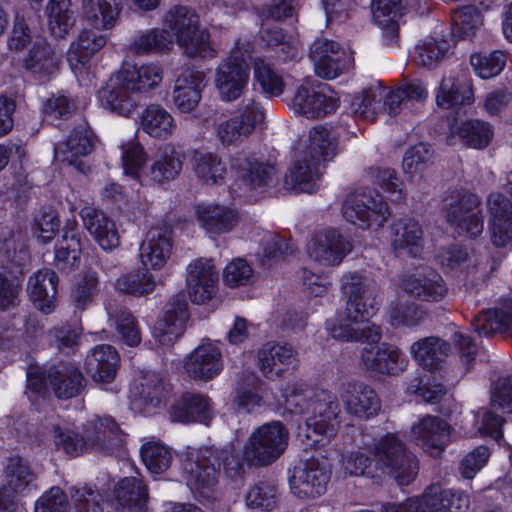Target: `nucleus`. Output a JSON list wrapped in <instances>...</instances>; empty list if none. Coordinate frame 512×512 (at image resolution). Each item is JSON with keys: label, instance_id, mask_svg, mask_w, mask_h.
<instances>
[{"label": "nucleus", "instance_id": "f257e3e1", "mask_svg": "<svg viewBox=\"0 0 512 512\" xmlns=\"http://www.w3.org/2000/svg\"><path fill=\"white\" fill-rule=\"evenodd\" d=\"M342 291L348 300L345 308L334 319L327 321V331L335 339L343 341H367L360 355L364 367L382 375H397L406 367L399 350L390 344L377 342L382 337L380 326L369 324L362 329L354 325L374 316L382 302L378 290L364 283L357 273L345 274L342 278Z\"/></svg>", "mask_w": 512, "mask_h": 512}, {"label": "nucleus", "instance_id": "f03ea898", "mask_svg": "<svg viewBox=\"0 0 512 512\" xmlns=\"http://www.w3.org/2000/svg\"><path fill=\"white\" fill-rule=\"evenodd\" d=\"M123 441L120 428L111 417H96L89 421L84 437L69 429L54 428L56 446L71 456L90 450L112 453L123 445Z\"/></svg>", "mask_w": 512, "mask_h": 512}, {"label": "nucleus", "instance_id": "7ed1b4c3", "mask_svg": "<svg viewBox=\"0 0 512 512\" xmlns=\"http://www.w3.org/2000/svg\"><path fill=\"white\" fill-rule=\"evenodd\" d=\"M165 31L170 32L184 53L189 57L212 59L217 50L210 40V34L200 29V20L196 11L188 6L171 7L164 16Z\"/></svg>", "mask_w": 512, "mask_h": 512}, {"label": "nucleus", "instance_id": "20e7f679", "mask_svg": "<svg viewBox=\"0 0 512 512\" xmlns=\"http://www.w3.org/2000/svg\"><path fill=\"white\" fill-rule=\"evenodd\" d=\"M184 470L191 489L207 500L215 498L220 476L218 449L206 447L189 452Z\"/></svg>", "mask_w": 512, "mask_h": 512}, {"label": "nucleus", "instance_id": "39448f33", "mask_svg": "<svg viewBox=\"0 0 512 512\" xmlns=\"http://www.w3.org/2000/svg\"><path fill=\"white\" fill-rule=\"evenodd\" d=\"M289 432L279 421L258 427L244 447L247 461L254 465H268L276 461L286 450Z\"/></svg>", "mask_w": 512, "mask_h": 512}, {"label": "nucleus", "instance_id": "423d86ee", "mask_svg": "<svg viewBox=\"0 0 512 512\" xmlns=\"http://www.w3.org/2000/svg\"><path fill=\"white\" fill-rule=\"evenodd\" d=\"M343 217L361 228L381 227L390 214L382 197L372 191L350 193L342 205Z\"/></svg>", "mask_w": 512, "mask_h": 512}, {"label": "nucleus", "instance_id": "0eeeda50", "mask_svg": "<svg viewBox=\"0 0 512 512\" xmlns=\"http://www.w3.org/2000/svg\"><path fill=\"white\" fill-rule=\"evenodd\" d=\"M373 454L383 471L398 485L405 486L414 480L412 459L404 443L394 434L382 437L374 446Z\"/></svg>", "mask_w": 512, "mask_h": 512}, {"label": "nucleus", "instance_id": "6e6552de", "mask_svg": "<svg viewBox=\"0 0 512 512\" xmlns=\"http://www.w3.org/2000/svg\"><path fill=\"white\" fill-rule=\"evenodd\" d=\"M306 427L316 435L328 439L334 437L340 426V405L337 396L327 390H320L310 397Z\"/></svg>", "mask_w": 512, "mask_h": 512}, {"label": "nucleus", "instance_id": "1a4fd4ad", "mask_svg": "<svg viewBox=\"0 0 512 512\" xmlns=\"http://www.w3.org/2000/svg\"><path fill=\"white\" fill-rule=\"evenodd\" d=\"M448 204L447 221L459 235L475 238L483 232L480 199L473 193H457Z\"/></svg>", "mask_w": 512, "mask_h": 512}, {"label": "nucleus", "instance_id": "9d476101", "mask_svg": "<svg viewBox=\"0 0 512 512\" xmlns=\"http://www.w3.org/2000/svg\"><path fill=\"white\" fill-rule=\"evenodd\" d=\"M339 97L326 84L316 88L301 85L293 98L295 112L309 119L324 117L339 107Z\"/></svg>", "mask_w": 512, "mask_h": 512}, {"label": "nucleus", "instance_id": "9b49d317", "mask_svg": "<svg viewBox=\"0 0 512 512\" xmlns=\"http://www.w3.org/2000/svg\"><path fill=\"white\" fill-rule=\"evenodd\" d=\"M249 65L234 56L223 59L215 70L214 86L220 99L232 102L241 97L249 82Z\"/></svg>", "mask_w": 512, "mask_h": 512}, {"label": "nucleus", "instance_id": "f8f14e48", "mask_svg": "<svg viewBox=\"0 0 512 512\" xmlns=\"http://www.w3.org/2000/svg\"><path fill=\"white\" fill-rule=\"evenodd\" d=\"M309 57L316 74L323 79H335L348 67L345 50L334 40L317 38L310 46Z\"/></svg>", "mask_w": 512, "mask_h": 512}, {"label": "nucleus", "instance_id": "ddd939ff", "mask_svg": "<svg viewBox=\"0 0 512 512\" xmlns=\"http://www.w3.org/2000/svg\"><path fill=\"white\" fill-rule=\"evenodd\" d=\"M330 475L331 468L326 459H309L293 476L292 489L300 498H317L326 492Z\"/></svg>", "mask_w": 512, "mask_h": 512}, {"label": "nucleus", "instance_id": "4468645a", "mask_svg": "<svg viewBox=\"0 0 512 512\" xmlns=\"http://www.w3.org/2000/svg\"><path fill=\"white\" fill-rule=\"evenodd\" d=\"M183 369L193 380H212L223 369L220 349L210 342L201 343L184 358Z\"/></svg>", "mask_w": 512, "mask_h": 512}, {"label": "nucleus", "instance_id": "2eb2a0df", "mask_svg": "<svg viewBox=\"0 0 512 512\" xmlns=\"http://www.w3.org/2000/svg\"><path fill=\"white\" fill-rule=\"evenodd\" d=\"M351 244L336 230L316 234L307 246L309 257L323 266H338L351 251Z\"/></svg>", "mask_w": 512, "mask_h": 512}, {"label": "nucleus", "instance_id": "dca6fc26", "mask_svg": "<svg viewBox=\"0 0 512 512\" xmlns=\"http://www.w3.org/2000/svg\"><path fill=\"white\" fill-rule=\"evenodd\" d=\"M297 352L287 344L268 342L257 353V365L262 375L275 380L297 365Z\"/></svg>", "mask_w": 512, "mask_h": 512}, {"label": "nucleus", "instance_id": "f3484780", "mask_svg": "<svg viewBox=\"0 0 512 512\" xmlns=\"http://www.w3.org/2000/svg\"><path fill=\"white\" fill-rule=\"evenodd\" d=\"M469 507L470 498L466 493L438 484L427 487L418 498V512H467Z\"/></svg>", "mask_w": 512, "mask_h": 512}, {"label": "nucleus", "instance_id": "a211bd4d", "mask_svg": "<svg viewBox=\"0 0 512 512\" xmlns=\"http://www.w3.org/2000/svg\"><path fill=\"white\" fill-rule=\"evenodd\" d=\"M230 169L249 190L270 186L277 174L273 164L240 154L231 158Z\"/></svg>", "mask_w": 512, "mask_h": 512}, {"label": "nucleus", "instance_id": "6ab92c4d", "mask_svg": "<svg viewBox=\"0 0 512 512\" xmlns=\"http://www.w3.org/2000/svg\"><path fill=\"white\" fill-rule=\"evenodd\" d=\"M473 101L472 82L464 70L451 71L442 78L436 96L439 107L449 109L458 105H469Z\"/></svg>", "mask_w": 512, "mask_h": 512}, {"label": "nucleus", "instance_id": "aec40b11", "mask_svg": "<svg viewBox=\"0 0 512 512\" xmlns=\"http://www.w3.org/2000/svg\"><path fill=\"white\" fill-rule=\"evenodd\" d=\"M137 93L131 91L129 82L122 74L109 79L105 87L99 91L102 105L112 112L128 117L138 106Z\"/></svg>", "mask_w": 512, "mask_h": 512}, {"label": "nucleus", "instance_id": "412c9836", "mask_svg": "<svg viewBox=\"0 0 512 512\" xmlns=\"http://www.w3.org/2000/svg\"><path fill=\"white\" fill-rule=\"evenodd\" d=\"M80 216L85 229L103 250L111 251L119 246L120 235L116 223L104 212L85 206L81 209Z\"/></svg>", "mask_w": 512, "mask_h": 512}, {"label": "nucleus", "instance_id": "4be33fe9", "mask_svg": "<svg viewBox=\"0 0 512 512\" xmlns=\"http://www.w3.org/2000/svg\"><path fill=\"white\" fill-rule=\"evenodd\" d=\"M172 249L171 231L167 227L151 228L140 245V261L144 268L161 269Z\"/></svg>", "mask_w": 512, "mask_h": 512}, {"label": "nucleus", "instance_id": "5701e85b", "mask_svg": "<svg viewBox=\"0 0 512 512\" xmlns=\"http://www.w3.org/2000/svg\"><path fill=\"white\" fill-rule=\"evenodd\" d=\"M120 357L116 349L107 344L94 347L86 356L84 368L86 373L97 383L107 384L114 380Z\"/></svg>", "mask_w": 512, "mask_h": 512}, {"label": "nucleus", "instance_id": "b1692460", "mask_svg": "<svg viewBox=\"0 0 512 512\" xmlns=\"http://www.w3.org/2000/svg\"><path fill=\"white\" fill-rule=\"evenodd\" d=\"M95 136L86 121L77 124L67 138L55 147V156L58 160L73 165L76 161L87 156L94 148Z\"/></svg>", "mask_w": 512, "mask_h": 512}, {"label": "nucleus", "instance_id": "393cba45", "mask_svg": "<svg viewBox=\"0 0 512 512\" xmlns=\"http://www.w3.org/2000/svg\"><path fill=\"white\" fill-rule=\"evenodd\" d=\"M341 398L347 412L360 418H369L380 409V401L376 393L364 383L343 384Z\"/></svg>", "mask_w": 512, "mask_h": 512}, {"label": "nucleus", "instance_id": "a878e982", "mask_svg": "<svg viewBox=\"0 0 512 512\" xmlns=\"http://www.w3.org/2000/svg\"><path fill=\"white\" fill-rule=\"evenodd\" d=\"M214 416L213 406L208 396L198 393H185L172 406L170 418L173 422H200L208 424Z\"/></svg>", "mask_w": 512, "mask_h": 512}, {"label": "nucleus", "instance_id": "bb28decb", "mask_svg": "<svg viewBox=\"0 0 512 512\" xmlns=\"http://www.w3.org/2000/svg\"><path fill=\"white\" fill-rule=\"evenodd\" d=\"M184 153L180 147L165 144L160 147L145 177L156 184H164L175 179L182 170Z\"/></svg>", "mask_w": 512, "mask_h": 512}, {"label": "nucleus", "instance_id": "cd10ccee", "mask_svg": "<svg viewBox=\"0 0 512 512\" xmlns=\"http://www.w3.org/2000/svg\"><path fill=\"white\" fill-rule=\"evenodd\" d=\"M58 281L57 274L50 269L39 270L29 278V298L44 314H50L55 309Z\"/></svg>", "mask_w": 512, "mask_h": 512}, {"label": "nucleus", "instance_id": "c85d7f7f", "mask_svg": "<svg viewBox=\"0 0 512 512\" xmlns=\"http://www.w3.org/2000/svg\"><path fill=\"white\" fill-rule=\"evenodd\" d=\"M472 325L481 336L502 333L512 336V298L501 299L494 308L482 311Z\"/></svg>", "mask_w": 512, "mask_h": 512}, {"label": "nucleus", "instance_id": "c756f323", "mask_svg": "<svg viewBox=\"0 0 512 512\" xmlns=\"http://www.w3.org/2000/svg\"><path fill=\"white\" fill-rule=\"evenodd\" d=\"M205 78L202 71L186 70L176 79L173 102L179 111L189 113L198 105Z\"/></svg>", "mask_w": 512, "mask_h": 512}, {"label": "nucleus", "instance_id": "7c9ffc66", "mask_svg": "<svg viewBox=\"0 0 512 512\" xmlns=\"http://www.w3.org/2000/svg\"><path fill=\"white\" fill-rule=\"evenodd\" d=\"M318 164L300 154L285 175V189L295 193H314L319 188Z\"/></svg>", "mask_w": 512, "mask_h": 512}, {"label": "nucleus", "instance_id": "2f4dec72", "mask_svg": "<svg viewBox=\"0 0 512 512\" xmlns=\"http://www.w3.org/2000/svg\"><path fill=\"white\" fill-rule=\"evenodd\" d=\"M82 17L89 26L98 31L115 27L121 10L120 0H82Z\"/></svg>", "mask_w": 512, "mask_h": 512}, {"label": "nucleus", "instance_id": "473e14b6", "mask_svg": "<svg viewBox=\"0 0 512 512\" xmlns=\"http://www.w3.org/2000/svg\"><path fill=\"white\" fill-rule=\"evenodd\" d=\"M339 138L326 125L313 126L308 132L306 150L302 154L315 163L328 162L338 153Z\"/></svg>", "mask_w": 512, "mask_h": 512}, {"label": "nucleus", "instance_id": "72a5a7b5", "mask_svg": "<svg viewBox=\"0 0 512 512\" xmlns=\"http://www.w3.org/2000/svg\"><path fill=\"white\" fill-rule=\"evenodd\" d=\"M107 43V36L92 29H83L71 43L67 60L74 72L82 70Z\"/></svg>", "mask_w": 512, "mask_h": 512}, {"label": "nucleus", "instance_id": "f704fd0d", "mask_svg": "<svg viewBox=\"0 0 512 512\" xmlns=\"http://www.w3.org/2000/svg\"><path fill=\"white\" fill-rule=\"evenodd\" d=\"M140 128L150 137L167 140L177 129L173 115L159 104L148 105L140 114Z\"/></svg>", "mask_w": 512, "mask_h": 512}, {"label": "nucleus", "instance_id": "c9c22d12", "mask_svg": "<svg viewBox=\"0 0 512 512\" xmlns=\"http://www.w3.org/2000/svg\"><path fill=\"white\" fill-rule=\"evenodd\" d=\"M3 477L0 492L11 494L12 498L29 491L34 486L36 480V476L28 462L20 457L8 459Z\"/></svg>", "mask_w": 512, "mask_h": 512}, {"label": "nucleus", "instance_id": "e433bc0d", "mask_svg": "<svg viewBox=\"0 0 512 512\" xmlns=\"http://www.w3.org/2000/svg\"><path fill=\"white\" fill-rule=\"evenodd\" d=\"M187 318V304L184 301L168 308L154 327V338L161 346L170 347L184 332Z\"/></svg>", "mask_w": 512, "mask_h": 512}, {"label": "nucleus", "instance_id": "4c0bfd02", "mask_svg": "<svg viewBox=\"0 0 512 512\" xmlns=\"http://www.w3.org/2000/svg\"><path fill=\"white\" fill-rule=\"evenodd\" d=\"M416 279L413 275L401 280L395 305L390 311V323L395 327H412L416 314Z\"/></svg>", "mask_w": 512, "mask_h": 512}, {"label": "nucleus", "instance_id": "58836bf2", "mask_svg": "<svg viewBox=\"0 0 512 512\" xmlns=\"http://www.w3.org/2000/svg\"><path fill=\"white\" fill-rule=\"evenodd\" d=\"M196 215L200 225L215 234L229 232L238 221L234 209L219 204H200L196 208Z\"/></svg>", "mask_w": 512, "mask_h": 512}, {"label": "nucleus", "instance_id": "ea45409f", "mask_svg": "<svg viewBox=\"0 0 512 512\" xmlns=\"http://www.w3.org/2000/svg\"><path fill=\"white\" fill-rule=\"evenodd\" d=\"M449 437L448 424L438 417L427 416L418 424V438L422 442V448L433 457L444 451Z\"/></svg>", "mask_w": 512, "mask_h": 512}, {"label": "nucleus", "instance_id": "a19ab883", "mask_svg": "<svg viewBox=\"0 0 512 512\" xmlns=\"http://www.w3.org/2000/svg\"><path fill=\"white\" fill-rule=\"evenodd\" d=\"M450 132L449 144H453V137L457 134L467 146L476 149L488 146L493 136L491 126L479 120H469L462 123L454 120L450 124Z\"/></svg>", "mask_w": 512, "mask_h": 512}, {"label": "nucleus", "instance_id": "79ce46f5", "mask_svg": "<svg viewBox=\"0 0 512 512\" xmlns=\"http://www.w3.org/2000/svg\"><path fill=\"white\" fill-rule=\"evenodd\" d=\"M45 13L48 29L56 38H65L75 25L71 0H49Z\"/></svg>", "mask_w": 512, "mask_h": 512}, {"label": "nucleus", "instance_id": "37998d69", "mask_svg": "<svg viewBox=\"0 0 512 512\" xmlns=\"http://www.w3.org/2000/svg\"><path fill=\"white\" fill-rule=\"evenodd\" d=\"M193 168L197 178L206 185L222 184L227 173L221 157L212 152H195Z\"/></svg>", "mask_w": 512, "mask_h": 512}, {"label": "nucleus", "instance_id": "c03bdc74", "mask_svg": "<svg viewBox=\"0 0 512 512\" xmlns=\"http://www.w3.org/2000/svg\"><path fill=\"white\" fill-rule=\"evenodd\" d=\"M48 377L58 398L69 399L75 397L83 387L82 373L73 366L51 368Z\"/></svg>", "mask_w": 512, "mask_h": 512}, {"label": "nucleus", "instance_id": "a18cd8bd", "mask_svg": "<svg viewBox=\"0 0 512 512\" xmlns=\"http://www.w3.org/2000/svg\"><path fill=\"white\" fill-rule=\"evenodd\" d=\"M119 72L129 82L131 91L137 94L158 86L163 77L161 68L156 64L142 66L127 64Z\"/></svg>", "mask_w": 512, "mask_h": 512}, {"label": "nucleus", "instance_id": "49530a36", "mask_svg": "<svg viewBox=\"0 0 512 512\" xmlns=\"http://www.w3.org/2000/svg\"><path fill=\"white\" fill-rule=\"evenodd\" d=\"M504 257L505 253L502 251L493 253L485 249L481 252H473L465 266L467 278L472 281L486 282L498 270Z\"/></svg>", "mask_w": 512, "mask_h": 512}, {"label": "nucleus", "instance_id": "de8ad7c7", "mask_svg": "<svg viewBox=\"0 0 512 512\" xmlns=\"http://www.w3.org/2000/svg\"><path fill=\"white\" fill-rule=\"evenodd\" d=\"M26 70L39 77H47L58 69V58L52 47L45 41L36 43L24 59Z\"/></svg>", "mask_w": 512, "mask_h": 512}, {"label": "nucleus", "instance_id": "09e8293b", "mask_svg": "<svg viewBox=\"0 0 512 512\" xmlns=\"http://www.w3.org/2000/svg\"><path fill=\"white\" fill-rule=\"evenodd\" d=\"M109 323L117 331L120 339L128 346H138L141 331L133 314L126 309L109 311Z\"/></svg>", "mask_w": 512, "mask_h": 512}, {"label": "nucleus", "instance_id": "8fccbe9b", "mask_svg": "<svg viewBox=\"0 0 512 512\" xmlns=\"http://www.w3.org/2000/svg\"><path fill=\"white\" fill-rule=\"evenodd\" d=\"M384 88L368 89L355 95L351 101V110L365 120L373 121L383 113Z\"/></svg>", "mask_w": 512, "mask_h": 512}, {"label": "nucleus", "instance_id": "3c124183", "mask_svg": "<svg viewBox=\"0 0 512 512\" xmlns=\"http://www.w3.org/2000/svg\"><path fill=\"white\" fill-rule=\"evenodd\" d=\"M450 350L449 345L434 337L418 341V364L432 372L441 368Z\"/></svg>", "mask_w": 512, "mask_h": 512}, {"label": "nucleus", "instance_id": "603ef678", "mask_svg": "<svg viewBox=\"0 0 512 512\" xmlns=\"http://www.w3.org/2000/svg\"><path fill=\"white\" fill-rule=\"evenodd\" d=\"M172 44L165 30L154 28L141 32L130 44V50L139 55H146L169 50Z\"/></svg>", "mask_w": 512, "mask_h": 512}, {"label": "nucleus", "instance_id": "864d4df0", "mask_svg": "<svg viewBox=\"0 0 512 512\" xmlns=\"http://www.w3.org/2000/svg\"><path fill=\"white\" fill-rule=\"evenodd\" d=\"M254 81L263 93L279 96L283 93L285 83L282 76L263 58H256L253 63Z\"/></svg>", "mask_w": 512, "mask_h": 512}, {"label": "nucleus", "instance_id": "5fc2aeb1", "mask_svg": "<svg viewBox=\"0 0 512 512\" xmlns=\"http://www.w3.org/2000/svg\"><path fill=\"white\" fill-rule=\"evenodd\" d=\"M115 496L122 505L135 506L143 509L147 498V487L143 481L136 477L122 479L115 488Z\"/></svg>", "mask_w": 512, "mask_h": 512}, {"label": "nucleus", "instance_id": "6e6d98bb", "mask_svg": "<svg viewBox=\"0 0 512 512\" xmlns=\"http://www.w3.org/2000/svg\"><path fill=\"white\" fill-rule=\"evenodd\" d=\"M115 288L121 293L142 296L153 292L155 281L148 269L129 272L120 276L115 282Z\"/></svg>", "mask_w": 512, "mask_h": 512}, {"label": "nucleus", "instance_id": "4d7b16f0", "mask_svg": "<svg viewBox=\"0 0 512 512\" xmlns=\"http://www.w3.org/2000/svg\"><path fill=\"white\" fill-rule=\"evenodd\" d=\"M481 25V15L473 6H464L452 13V34L458 39L471 38Z\"/></svg>", "mask_w": 512, "mask_h": 512}, {"label": "nucleus", "instance_id": "13d9d810", "mask_svg": "<svg viewBox=\"0 0 512 512\" xmlns=\"http://www.w3.org/2000/svg\"><path fill=\"white\" fill-rule=\"evenodd\" d=\"M141 456L147 469L154 474L165 472L172 463V452L159 441H150L141 448Z\"/></svg>", "mask_w": 512, "mask_h": 512}, {"label": "nucleus", "instance_id": "bf43d9fd", "mask_svg": "<svg viewBox=\"0 0 512 512\" xmlns=\"http://www.w3.org/2000/svg\"><path fill=\"white\" fill-rule=\"evenodd\" d=\"M447 293L446 284L435 270H424L418 273V300L438 302Z\"/></svg>", "mask_w": 512, "mask_h": 512}, {"label": "nucleus", "instance_id": "052dcab7", "mask_svg": "<svg viewBox=\"0 0 512 512\" xmlns=\"http://www.w3.org/2000/svg\"><path fill=\"white\" fill-rule=\"evenodd\" d=\"M375 22L394 32L397 19L403 15V0H373L371 4Z\"/></svg>", "mask_w": 512, "mask_h": 512}, {"label": "nucleus", "instance_id": "680f3d73", "mask_svg": "<svg viewBox=\"0 0 512 512\" xmlns=\"http://www.w3.org/2000/svg\"><path fill=\"white\" fill-rule=\"evenodd\" d=\"M98 283L96 272L89 271L83 275L71 293V300L76 309L84 310L93 302L98 292Z\"/></svg>", "mask_w": 512, "mask_h": 512}, {"label": "nucleus", "instance_id": "e2e57ef3", "mask_svg": "<svg viewBox=\"0 0 512 512\" xmlns=\"http://www.w3.org/2000/svg\"><path fill=\"white\" fill-rule=\"evenodd\" d=\"M506 64V56L502 51L490 54H474L471 56V65L476 73L484 79L498 75Z\"/></svg>", "mask_w": 512, "mask_h": 512}, {"label": "nucleus", "instance_id": "0e129e2a", "mask_svg": "<svg viewBox=\"0 0 512 512\" xmlns=\"http://www.w3.org/2000/svg\"><path fill=\"white\" fill-rule=\"evenodd\" d=\"M251 133V125L242 123L238 117L222 121L216 128L218 140L225 147L236 145Z\"/></svg>", "mask_w": 512, "mask_h": 512}, {"label": "nucleus", "instance_id": "69168bd1", "mask_svg": "<svg viewBox=\"0 0 512 512\" xmlns=\"http://www.w3.org/2000/svg\"><path fill=\"white\" fill-rule=\"evenodd\" d=\"M262 385L261 379L254 373L244 374L239 383L238 395L235 402L239 407L251 411L261 405L262 396L250 388L258 389Z\"/></svg>", "mask_w": 512, "mask_h": 512}, {"label": "nucleus", "instance_id": "338daca9", "mask_svg": "<svg viewBox=\"0 0 512 512\" xmlns=\"http://www.w3.org/2000/svg\"><path fill=\"white\" fill-rule=\"evenodd\" d=\"M60 219L56 210L49 208L41 211L34 220L33 232L43 243L54 239L60 230Z\"/></svg>", "mask_w": 512, "mask_h": 512}, {"label": "nucleus", "instance_id": "774afa93", "mask_svg": "<svg viewBox=\"0 0 512 512\" xmlns=\"http://www.w3.org/2000/svg\"><path fill=\"white\" fill-rule=\"evenodd\" d=\"M141 399L152 405H157L164 396L163 381L158 373L147 372L135 386Z\"/></svg>", "mask_w": 512, "mask_h": 512}]
</instances>
